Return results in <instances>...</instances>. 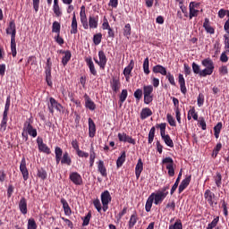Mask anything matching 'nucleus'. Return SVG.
Masks as SVG:
<instances>
[{
  "label": "nucleus",
  "instance_id": "nucleus-1",
  "mask_svg": "<svg viewBox=\"0 0 229 229\" xmlns=\"http://www.w3.org/2000/svg\"><path fill=\"white\" fill-rule=\"evenodd\" d=\"M81 22L84 30H96L99 22V16L90 15L89 20L87 19V13H85V5L81 7L80 12Z\"/></svg>",
  "mask_w": 229,
  "mask_h": 229
},
{
  "label": "nucleus",
  "instance_id": "nucleus-2",
  "mask_svg": "<svg viewBox=\"0 0 229 229\" xmlns=\"http://www.w3.org/2000/svg\"><path fill=\"white\" fill-rule=\"evenodd\" d=\"M6 35H11V53L15 58L17 56V43L15 42V36L17 35V27L15 25V21L12 20L8 27L5 30Z\"/></svg>",
  "mask_w": 229,
  "mask_h": 229
},
{
  "label": "nucleus",
  "instance_id": "nucleus-3",
  "mask_svg": "<svg viewBox=\"0 0 229 229\" xmlns=\"http://www.w3.org/2000/svg\"><path fill=\"white\" fill-rule=\"evenodd\" d=\"M55 162L56 164H62V165H72V159L69 155V152L64 151L60 147L55 148Z\"/></svg>",
  "mask_w": 229,
  "mask_h": 229
},
{
  "label": "nucleus",
  "instance_id": "nucleus-4",
  "mask_svg": "<svg viewBox=\"0 0 229 229\" xmlns=\"http://www.w3.org/2000/svg\"><path fill=\"white\" fill-rule=\"evenodd\" d=\"M170 184L165 185L163 188L157 190L156 192L150 194L154 199V205H160L167 196H169Z\"/></svg>",
  "mask_w": 229,
  "mask_h": 229
},
{
  "label": "nucleus",
  "instance_id": "nucleus-5",
  "mask_svg": "<svg viewBox=\"0 0 229 229\" xmlns=\"http://www.w3.org/2000/svg\"><path fill=\"white\" fill-rule=\"evenodd\" d=\"M201 65L205 67V69L202 70V74L206 75V77L212 76L214 69H216L214 61L210 57L205 58L201 61Z\"/></svg>",
  "mask_w": 229,
  "mask_h": 229
},
{
  "label": "nucleus",
  "instance_id": "nucleus-6",
  "mask_svg": "<svg viewBox=\"0 0 229 229\" xmlns=\"http://www.w3.org/2000/svg\"><path fill=\"white\" fill-rule=\"evenodd\" d=\"M47 108L50 114H55V110L57 112H62L64 110V106L62 104L58 103L55 98L51 97L49 98V103L47 104Z\"/></svg>",
  "mask_w": 229,
  "mask_h": 229
},
{
  "label": "nucleus",
  "instance_id": "nucleus-7",
  "mask_svg": "<svg viewBox=\"0 0 229 229\" xmlns=\"http://www.w3.org/2000/svg\"><path fill=\"white\" fill-rule=\"evenodd\" d=\"M31 119H29V121H26L23 124V131H27L30 137L35 139L38 135L37 130L33 125L31 124Z\"/></svg>",
  "mask_w": 229,
  "mask_h": 229
},
{
  "label": "nucleus",
  "instance_id": "nucleus-8",
  "mask_svg": "<svg viewBox=\"0 0 229 229\" xmlns=\"http://www.w3.org/2000/svg\"><path fill=\"white\" fill-rule=\"evenodd\" d=\"M204 198L210 207H214V204L217 205V197L210 190H206Z\"/></svg>",
  "mask_w": 229,
  "mask_h": 229
},
{
  "label": "nucleus",
  "instance_id": "nucleus-9",
  "mask_svg": "<svg viewBox=\"0 0 229 229\" xmlns=\"http://www.w3.org/2000/svg\"><path fill=\"white\" fill-rule=\"evenodd\" d=\"M162 164H167L166 169L168 171V176H174V161L171 157H165L162 160Z\"/></svg>",
  "mask_w": 229,
  "mask_h": 229
},
{
  "label": "nucleus",
  "instance_id": "nucleus-10",
  "mask_svg": "<svg viewBox=\"0 0 229 229\" xmlns=\"http://www.w3.org/2000/svg\"><path fill=\"white\" fill-rule=\"evenodd\" d=\"M69 180H71L74 185H83V178H81V175L78 172L70 173Z\"/></svg>",
  "mask_w": 229,
  "mask_h": 229
},
{
  "label": "nucleus",
  "instance_id": "nucleus-11",
  "mask_svg": "<svg viewBox=\"0 0 229 229\" xmlns=\"http://www.w3.org/2000/svg\"><path fill=\"white\" fill-rule=\"evenodd\" d=\"M37 144H38V150L41 153H46L47 155H51V148H49V147H47L46 145V143H44V140L42 138L38 137Z\"/></svg>",
  "mask_w": 229,
  "mask_h": 229
},
{
  "label": "nucleus",
  "instance_id": "nucleus-12",
  "mask_svg": "<svg viewBox=\"0 0 229 229\" xmlns=\"http://www.w3.org/2000/svg\"><path fill=\"white\" fill-rule=\"evenodd\" d=\"M20 171L22 174L24 182H27L28 178H30V172L28 171V167L26 166V158L24 157H22L21 161Z\"/></svg>",
  "mask_w": 229,
  "mask_h": 229
},
{
  "label": "nucleus",
  "instance_id": "nucleus-13",
  "mask_svg": "<svg viewBox=\"0 0 229 229\" xmlns=\"http://www.w3.org/2000/svg\"><path fill=\"white\" fill-rule=\"evenodd\" d=\"M118 140L120 142H128L129 144H133V146H135L136 144L135 139L131 138V136L127 135L126 132H119Z\"/></svg>",
  "mask_w": 229,
  "mask_h": 229
},
{
  "label": "nucleus",
  "instance_id": "nucleus-14",
  "mask_svg": "<svg viewBox=\"0 0 229 229\" xmlns=\"http://www.w3.org/2000/svg\"><path fill=\"white\" fill-rule=\"evenodd\" d=\"M85 62L87 66L89 69L90 74L93 76H98V71L96 70V66L94 65V61H92L91 56L85 57Z\"/></svg>",
  "mask_w": 229,
  "mask_h": 229
},
{
  "label": "nucleus",
  "instance_id": "nucleus-15",
  "mask_svg": "<svg viewBox=\"0 0 229 229\" xmlns=\"http://www.w3.org/2000/svg\"><path fill=\"white\" fill-rule=\"evenodd\" d=\"M97 167L98 173L103 176V178H106L108 176V173L106 172V166H105V161L98 160L97 162Z\"/></svg>",
  "mask_w": 229,
  "mask_h": 229
},
{
  "label": "nucleus",
  "instance_id": "nucleus-16",
  "mask_svg": "<svg viewBox=\"0 0 229 229\" xmlns=\"http://www.w3.org/2000/svg\"><path fill=\"white\" fill-rule=\"evenodd\" d=\"M84 99H85V107L88 108V110H91V112H94L96 110V103L92 101V98L89 97L88 94L84 95Z\"/></svg>",
  "mask_w": 229,
  "mask_h": 229
},
{
  "label": "nucleus",
  "instance_id": "nucleus-17",
  "mask_svg": "<svg viewBox=\"0 0 229 229\" xmlns=\"http://www.w3.org/2000/svg\"><path fill=\"white\" fill-rule=\"evenodd\" d=\"M133 67H135V62L133 61V59H131L128 66L125 67L123 70V75L126 78V81L130 80V74H131V71H133Z\"/></svg>",
  "mask_w": 229,
  "mask_h": 229
},
{
  "label": "nucleus",
  "instance_id": "nucleus-18",
  "mask_svg": "<svg viewBox=\"0 0 229 229\" xmlns=\"http://www.w3.org/2000/svg\"><path fill=\"white\" fill-rule=\"evenodd\" d=\"M142 171H144V163L142 162V158L138 159V163L135 166V174L137 180L140 178V174H142Z\"/></svg>",
  "mask_w": 229,
  "mask_h": 229
},
{
  "label": "nucleus",
  "instance_id": "nucleus-19",
  "mask_svg": "<svg viewBox=\"0 0 229 229\" xmlns=\"http://www.w3.org/2000/svg\"><path fill=\"white\" fill-rule=\"evenodd\" d=\"M19 208L20 212L23 214V216H26L28 214V200H26V198L22 197L19 202Z\"/></svg>",
  "mask_w": 229,
  "mask_h": 229
},
{
  "label": "nucleus",
  "instance_id": "nucleus-20",
  "mask_svg": "<svg viewBox=\"0 0 229 229\" xmlns=\"http://www.w3.org/2000/svg\"><path fill=\"white\" fill-rule=\"evenodd\" d=\"M191 175L186 176L181 182L178 188L179 194H182L183 192V190L186 187H189V184L191 183Z\"/></svg>",
  "mask_w": 229,
  "mask_h": 229
},
{
  "label": "nucleus",
  "instance_id": "nucleus-21",
  "mask_svg": "<svg viewBox=\"0 0 229 229\" xmlns=\"http://www.w3.org/2000/svg\"><path fill=\"white\" fill-rule=\"evenodd\" d=\"M152 72L155 74H162V76H167V69L161 64H157L152 68Z\"/></svg>",
  "mask_w": 229,
  "mask_h": 229
},
{
  "label": "nucleus",
  "instance_id": "nucleus-22",
  "mask_svg": "<svg viewBox=\"0 0 229 229\" xmlns=\"http://www.w3.org/2000/svg\"><path fill=\"white\" fill-rule=\"evenodd\" d=\"M89 136L91 139H94L96 137V123H94V120L92 118H89Z\"/></svg>",
  "mask_w": 229,
  "mask_h": 229
},
{
  "label": "nucleus",
  "instance_id": "nucleus-23",
  "mask_svg": "<svg viewBox=\"0 0 229 229\" xmlns=\"http://www.w3.org/2000/svg\"><path fill=\"white\" fill-rule=\"evenodd\" d=\"M110 86L112 90L114 91L115 94H117V92H119L121 89V81L117 78H113Z\"/></svg>",
  "mask_w": 229,
  "mask_h": 229
},
{
  "label": "nucleus",
  "instance_id": "nucleus-24",
  "mask_svg": "<svg viewBox=\"0 0 229 229\" xmlns=\"http://www.w3.org/2000/svg\"><path fill=\"white\" fill-rule=\"evenodd\" d=\"M70 33L72 35H76V33H78V20H76V13H73V16L72 19Z\"/></svg>",
  "mask_w": 229,
  "mask_h": 229
},
{
  "label": "nucleus",
  "instance_id": "nucleus-25",
  "mask_svg": "<svg viewBox=\"0 0 229 229\" xmlns=\"http://www.w3.org/2000/svg\"><path fill=\"white\" fill-rule=\"evenodd\" d=\"M178 81H179L181 92L185 96V94H187V87L185 86V78H183V74L182 73L179 74Z\"/></svg>",
  "mask_w": 229,
  "mask_h": 229
},
{
  "label": "nucleus",
  "instance_id": "nucleus-26",
  "mask_svg": "<svg viewBox=\"0 0 229 229\" xmlns=\"http://www.w3.org/2000/svg\"><path fill=\"white\" fill-rule=\"evenodd\" d=\"M153 115V111L149 109V107H145L141 109L140 117L141 121H144L145 119H148V117H151Z\"/></svg>",
  "mask_w": 229,
  "mask_h": 229
},
{
  "label": "nucleus",
  "instance_id": "nucleus-27",
  "mask_svg": "<svg viewBox=\"0 0 229 229\" xmlns=\"http://www.w3.org/2000/svg\"><path fill=\"white\" fill-rule=\"evenodd\" d=\"M139 221V215H137V212H134L128 222V228L132 229L135 225H137V222Z\"/></svg>",
  "mask_w": 229,
  "mask_h": 229
},
{
  "label": "nucleus",
  "instance_id": "nucleus-28",
  "mask_svg": "<svg viewBox=\"0 0 229 229\" xmlns=\"http://www.w3.org/2000/svg\"><path fill=\"white\" fill-rule=\"evenodd\" d=\"M101 201H102V204H105V205L112 201V196L110 195V191H105L104 192L101 193Z\"/></svg>",
  "mask_w": 229,
  "mask_h": 229
},
{
  "label": "nucleus",
  "instance_id": "nucleus-29",
  "mask_svg": "<svg viewBox=\"0 0 229 229\" xmlns=\"http://www.w3.org/2000/svg\"><path fill=\"white\" fill-rule=\"evenodd\" d=\"M191 67L194 74H199L200 78H207V75L203 74V70H201L198 64L192 63Z\"/></svg>",
  "mask_w": 229,
  "mask_h": 229
},
{
  "label": "nucleus",
  "instance_id": "nucleus-30",
  "mask_svg": "<svg viewBox=\"0 0 229 229\" xmlns=\"http://www.w3.org/2000/svg\"><path fill=\"white\" fill-rule=\"evenodd\" d=\"M203 28L206 30L207 33H210V35L216 33V30L210 26V20H208V18H205Z\"/></svg>",
  "mask_w": 229,
  "mask_h": 229
},
{
  "label": "nucleus",
  "instance_id": "nucleus-31",
  "mask_svg": "<svg viewBox=\"0 0 229 229\" xmlns=\"http://www.w3.org/2000/svg\"><path fill=\"white\" fill-rule=\"evenodd\" d=\"M61 203L63 205L65 216H71V214H72V210L71 209L67 200L65 199H61Z\"/></svg>",
  "mask_w": 229,
  "mask_h": 229
},
{
  "label": "nucleus",
  "instance_id": "nucleus-32",
  "mask_svg": "<svg viewBox=\"0 0 229 229\" xmlns=\"http://www.w3.org/2000/svg\"><path fill=\"white\" fill-rule=\"evenodd\" d=\"M98 58L101 66L105 69V67H106V62H108V59L106 58V55H105L103 50L98 51Z\"/></svg>",
  "mask_w": 229,
  "mask_h": 229
},
{
  "label": "nucleus",
  "instance_id": "nucleus-33",
  "mask_svg": "<svg viewBox=\"0 0 229 229\" xmlns=\"http://www.w3.org/2000/svg\"><path fill=\"white\" fill-rule=\"evenodd\" d=\"M126 162V151L122 152L121 156L116 160V167H123V164Z\"/></svg>",
  "mask_w": 229,
  "mask_h": 229
},
{
  "label": "nucleus",
  "instance_id": "nucleus-34",
  "mask_svg": "<svg viewBox=\"0 0 229 229\" xmlns=\"http://www.w3.org/2000/svg\"><path fill=\"white\" fill-rule=\"evenodd\" d=\"M180 180H182V170L180 171L178 177L170 191L171 196H173L174 194V192L176 191V189H178V185H180Z\"/></svg>",
  "mask_w": 229,
  "mask_h": 229
},
{
  "label": "nucleus",
  "instance_id": "nucleus-35",
  "mask_svg": "<svg viewBox=\"0 0 229 229\" xmlns=\"http://www.w3.org/2000/svg\"><path fill=\"white\" fill-rule=\"evenodd\" d=\"M72 56V54H71V51L66 50L64 55L62 58V64H63L64 67H65V65H67V64H69Z\"/></svg>",
  "mask_w": 229,
  "mask_h": 229
},
{
  "label": "nucleus",
  "instance_id": "nucleus-36",
  "mask_svg": "<svg viewBox=\"0 0 229 229\" xmlns=\"http://www.w3.org/2000/svg\"><path fill=\"white\" fill-rule=\"evenodd\" d=\"M45 74H46V81L48 85V87H53V81H51V69L45 68Z\"/></svg>",
  "mask_w": 229,
  "mask_h": 229
},
{
  "label": "nucleus",
  "instance_id": "nucleus-37",
  "mask_svg": "<svg viewBox=\"0 0 229 229\" xmlns=\"http://www.w3.org/2000/svg\"><path fill=\"white\" fill-rule=\"evenodd\" d=\"M7 124H8V114H3V119L0 123V130L2 131H6Z\"/></svg>",
  "mask_w": 229,
  "mask_h": 229
},
{
  "label": "nucleus",
  "instance_id": "nucleus-38",
  "mask_svg": "<svg viewBox=\"0 0 229 229\" xmlns=\"http://www.w3.org/2000/svg\"><path fill=\"white\" fill-rule=\"evenodd\" d=\"M95 160H96V152L94 151V146H91L89 150V167H94Z\"/></svg>",
  "mask_w": 229,
  "mask_h": 229
},
{
  "label": "nucleus",
  "instance_id": "nucleus-39",
  "mask_svg": "<svg viewBox=\"0 0 229 229\" xmlns=\"http://www.w3.org/2000/svg\"><path fill=\"white\" fill-rule=\"evenodd\" d=\"M189 8H190L189 19L191 20L193 17H198V13H199V11L198 9H194V5H192V4H190Z\"/></svg>",
  "mask_w": 229,
  "mask_h": 229
},
{
  "label": "nucleus",
  "instance_id": "nucleus-40",
  "mask_svg": "<svg viewBox=\"0 0 229 229\" xmlns=\"http://www.w3.org/2000/svg\"><path fill=\"white\" fill-rule=\"evenodd\" d=\"M123 37H126V38L131 37V25L130 23L125 24L123 28Z\"/></svg>",
  "mask_w": 229,
  "mask_h": 229
},
{
  "label": "nucleus",
  "instance_id": "nucleus-41",
  "mask_svg": "<svg viewBox=\"0 0 229 229\" xmlns=\"http://www.w3.org/2000/svg\"><path fill=\"white\" fill-rule=\"evenodd\" d=\"M62 30V25L58 21H54L52 24V33L59 34Z\"/></svg>",
  "mask_w": 229,
  "mask_h": 229
},
{
  "label": "nucleus",
  "instance_id": "nucleus-42",
  "mask_svg": "<svg viewBox=\"0 0 229 229\" xmlns=\"http://www.w3.org/2000/svg\"><path fill=\"white\" fill-rule=\"evenodd\" d=\"M143 96H153V86L144 85L143 86Z\"/></svg>",
  "mask_w": 229,
  "mask_h": 229
},
{
  "label": "nucleus",
  "instance_id": "nucleus-43",
  "mask_svg": "<svg viewBox=\"0 0 229 229\" xmlns=\"http://www.w3.org/2000/svg\"><path fill=\"white\" fill-rule=\"evenodd\" d=\"M153 201H155L153 199V197H151V195H149V197L148 198V199L146 201V205H145L146 212H151V208L153 207Z\"/></svg>",
  "mask_w": 229,
  "mask_h": 229
},
{
  "label": "nucleus",
  "instance_id": "nucleus-44",
  "mask_svg": "<svg viewBox=\"0 0 229 229\" xmlns=\"http://www.w3.org/2000/svg\"><path fill=\"white\" fill-rule=\"evenodd\" d=\"M143 72L148 76L151 72L149 71V57H146L143 62Z\"/></svg>",
  "mask_w": 229,
  "mask_h": 229
},
{
  "label": "nucleus",
  "instance_id": "nucleus-45",
  "mask_svg": "<svg viewBox=\"0 0 229 229\" xmlns=\"http://www.w3.org/2000/svg\"><path fill=\"white\" fill-rule=\"evenodd\" d=\"M155 131H157V128L155 126L151 127L148 132V144H153V140H155Z\"/></svg>",
  "mask_w": 229,
  "mask_h": 229
},
{
  "label": "nucleus",
  "instance_id": "nucleus-46",
  "mask_svg": "<svg viewBox=\"0 0 229 229\" xmlns=\"http://www.w3.org/2000/svg\"><path fill=\"white\" fill-rule=\"evenodd\" d=\"M92 217V212L89 211L83 218V223H82V226H89V225L90 224V219Z\"/></svg>",
  "mask_w": 229,
  "mask_h": 229
},
{
  "label": "nucleus",
  "instance_id": "nucleus-47",
  "mask_svg": "<svg viewBox=\"0 0 229 229\" xmlns=\"http://www.w3.org/2000/svg\"><path fill=\"white\" fill-rule=\"evenodd\" d=\"M37 176L39 177L41 180H46L47 178V172L44 168H38Z\"/></svg>",
  "mask_w": 229,
  "mask_h": 229
},
{
  "label": "nucleus",
  "instance_id": "nucleus-48",
  "mask_svg": "<svg viewBox=\"0 0 229 229\" xmlns=\"http://www.w3.org/2000/svg\"><path fill=\"white\" fill-rule=\"evenodd\" d=\"M143 95H144V91L142 90V89H137L133 94L136 101L138 102L140 101V99H142Z\"/></svg>",
  "mask_w": 229,
  "mask_h": 229
},
{
  "label": "nucleus",
  "instance_id": "nucleus-49",
  "mask_svg": "<svg viewBox=\"0 0 229 229\" xmlns=\"http://www.w3.org/2000/svg\"><path fill=\"white\" fill-rule=\"evenodd\" d=\"M126 98H128V89H123L120 94L119 103L123 105L126 101Z\"/></svg>",
  "mask_w": 229,
  "mask_h": 229
},
{
  "label": "nucleus",
  "instance_id": "nucleus-50",
  "mask_svg": "<svg viewBox=\"0 0 229 229\" xmlns=\"http://www.w3.org/2000/svg\"><path fill=\"white\" fill-rule=\"evenodd\" d=\"M165 144L168 146V148H174V142H173V140L171 139V136L169 134H166V137L163 139Z\"/></svg>",
  "mask_w": 229,
  "mask_h": 229
},
{
  "label": "nucleus",
  "instance_id": "nucleus-51",
  "mask_svg": "<svg viewBox=\"0 0 229 229\" xmlns=\"http://www.w3.org/2000/svg\"><path fill=\"white\" fill-rule=\"evenodd\" d=\"M102 38H103V34L101 33L95 34L93 37V42L95 46H99V44H101Z\"/></svg>",
  "mask_w": 229,
  "mask_h": 229
},
{
  "label": "nucleus",
  "instance_id": "nucleus-52",
  "mask_svg": "<svg viewBox=\"0 0 229 229\" xmlns=\"http://www.w3.org/2000/svg\"><path fill=\"white\" fill-rule=\"evenodd\" d=\"M166 121L170 126H176V120H174V117L171 114H166Z\"/></svg>",
  "mask_w": 229,
  "mask_h": 229
},
{
  "label": "nucleus",
  "instance_id": "nucleus-53",
  "mask_svg": "<svg viewBox=\"0 0 229 229\" xmlns=\"http://www.w3.org/2000/svg\"><path fill=\"white\" fill-rule=\"evenodd\" d=\"M28 229H37V222H35V219L30 218L28 220Z\"/></svg>",
  "mask_w": 229,
  "mask_h": 229
},
{
  "label": "nucleus",
  "instance_id": "nucleus-54",
  "mask_svg": "<svg viewBox=\"0 0 229 229\" xmlns=\"http://www.w3.org/2000/svg\"><path fill=\"white\" fill-rule=\"evenodd\" d=\"M10 105H11V98L10 97H7L5 106H4V114L8 115V112L10 111Z\"/></svg>",
  "mask_w": 229,
  "mask_h": 229
},
{
  "label": "nucleus",
  "instance_id": "nucleus-55",
  "mask_svg": "<svg viewBox=\"0 0 229 229\" xmlns=\"http://www.w3.org/2000/svg\"><path fill=\"white\" fill-rule=\"evenodd\" d=\"M169 229H183V225H182V221H177L174 225L169 226Z\"/></svg>",
  "mask_w": 229,
  "mask_h": 229
},
{
  "label": "nucleus",
  "instance_id": "nucleus-56",
  "mask_svg": "<svg viewBox=\"0 0 229 229\" xmlns=\"http://www.w3.org/2000/svg\"><path fill=\"white\" fill-rule=\"evenodd\" d=\"M53 12L55 16L62 17V10L60 9V5H53Z\"/></svg>",
  "mask_w": 229,
  "mask_h": 229
},
{
  "label": "nucleus",
  "instance_id": "nucleus-57",
  "mask_svg": "<svg viewBox=\"0 0 229 229\" xmlns=\"http://www.w3.org/2000/svg\"><path fill=\"white\" fill-rule=\"evenodd\" d=\"M166 78L171 85L176 87V81H174V76L171 72L166 73Z\"/></svg>",
  "mask_w": 229,
  "mask_h": 229
},
{
  "label": "nucleus",
  "instance_id": "nucleus-58",
  "mask_svg": "<svg viewBox=\"0 0 229 229\" xmlns=\"http://www.w3.org/2000/svg\"><path fill=\"white\" fill-rule=\"evenodd\" d=\"M144 98V104L145 105H149L150 103H153V95H143Z\"/></svg>",
  "mask_w": 229,
  "mask_h": 229
},
{
  "label": "nucleus",
  "instance_id": "nucleus-59",
  "mask_svg": "<svg viewBox=\"0 0 229 229\" xmlns=\"http://www.w3.org/2000/svg\"><path fill=\"white\" fill-rule=\"evenodd\" d=\"M222 180H223V177L221 176V174L219 173H216V175L215 176V182L216 187L218 188L221 187Z\"/></svg>",
  "mask_w": 229,
  "mask_h": 229
},
{
  "label": "nucleus",
  "instance_id": "nucleus-60",
  "mask_svg": "<svg viewBox=\"0 0 229 229\" xmlns=\"http://www.w3.org/2000/svg\"><path fill=\"white\" fill-rule=\"evenodd\" d=\"M54 38L59 46H64V44H65V41L64 40V38L60 36V33L56 34Z\"/></svg>",
  "mask_w": 229,
  "mask_h": 229
},
{
  "label": "nucleus",
  "instance_id": "nucleus-61",
  "mask_svg": "<svg viewBox=\"0 0 229 229\" xmlns=\"http://www.w3.org/2000/svg\"><path fill=\"white\" fill-rule=\"evenodd\" d=\"M179 7L182 10V13L184 14V17H189V12L187 11V7L183 5V2L179 3Z\"/></svg>",
  "mask_w": 229,
  "mask_h": 229
},
{
  "label": "nucleus",
  "instance_id": "nucleus-62",
  "mask_svg": "<svg viewBox=\"0 0 229 229\" xmlns=\"http://www.w3.org/2000/svg\"><path fill=\"white\" fill-rule=\"evenodd\" d=\"M219 223V216H216L212 220L210 224L208 225V227L214 229L216 226H217V224Z\"/></svg>",
  "mask_w": 229,
  "mask_h": 229
},
{
  "label": "nucleus",
  "instance_id": "nucleus-63",
  "mask_svg": "<svg viewBox=\"0 0 229 229\" xmlns=\"http://www.w3.org/2000/svg\"><path fill=\"white\" fill-rule=\"evenodd\" d=\"M93 205L95 207V208L98 210V212H101V201L99 200V199H96L95 200H93Z\"/></svg>",
  "mask_w": 229,
  "mask_h": 229
},
{
  "label": "nucleus",
  "instance_id": "nucleus-64",
  "mask_svg": "<svg viewBox=\"0 0 229 229\" xmlns=\"http://www.w3.org/2000/svg\"><path fill=\"white\" fill-rule=\"evenodd\" d=\"M76 154L78 155V157H80L81 158H89V153L81 150V149H78L76 151Z\"/></svg>",
  "mask_w": 229,
  "mask_h": 229
}]
</instances>
